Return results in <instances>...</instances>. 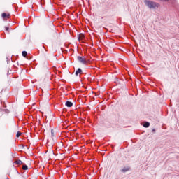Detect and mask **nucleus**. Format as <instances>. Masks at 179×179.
Here are the masks:
<instances>
[{"instance_id":"1","label":"nucleus","mask_w":179,"mask_h":179,"mask_svg":"<svg viewBox=\"0 0 179 179\" xmlns=\"http://www.w3.org/2000/svg\"><path fill=\"white\" fill-rule=\"evenodd\" d=\"M144 3L149 9H156V8H159L160 4L159 3L155 1H150L149 0H145Z\"/></svg>"},{"instance_id":"2","label":"nucleus","mask_w":179,"mask_h":179,"mask_svg":"<svg viewBox=\"0 0 179 179\" xmlns=\"http://www.w3.org/2000/svg\"><path fill=\"white\" fill-rule=\"evenodd\" d=\"M78 61H79V62H80L81 64H84V65H87V64H89V61L86 60L85 58H83L80 56H78L77 57Z\"/></svg>"},{"instance_id":"3","label":"nucleus","mask_w":179,"mask_h":179,"mask_svg":"<svg viewBox=\"0 0 179 179\" xmlns=\"http://www.w3.org/2000/svg\"><path fill=\"white\" fill-rule=\"evenodd\" d=\"M1 17L3 20L6 21L8 19H10V14L9 13H3L1 14Z\"/></svg>"},{"instance_id":"4","label":"nucleus","mask_w":179,"mask_h":179,"mask_svg":"<svg viewBox=\"0 0 179 179\" xmlns=\"http://www.w3.org/2000/svg\"><path fill=\"white\" fill-rule=\"evenodd\" d=\"M76 76H79V73L80 75H82L83 73L82 72V69L79 68L78 69V70L76 71Z\"/></svg>"},{"instance_id":"5","label":"nucleus","mask_w":179,"mask_h":179,"mask_svg":"<svg viewBox=\"0 0 179 179\" xmlns=\"http://www.w3.org/2000/svg\"><path fill=\"white\" fill-rule=\"evenodd\" d=\"M66 107H72V106H73V103L69 101H67L66 102Z\"/></svg>"},{"instance_id":"6","label":"nucleus","mask_w":179,"mask_h":179,"mask_svg":"<svg viewBox=\"0 0 179 179\" xmlns=\"http://www.w3.org/2000/svg\"><path fill=\"white\" fill-rule=\"evenodd\" d=\"M143 125L144 128H149V127H150V123L148 122H145Z\"/></svg>"},{"instance_id":"7","label":"nucleus","mask_w":179,"mask_h":179,"mask_svg":"<svg viewBox=\"0 0 179 179\" xmlns=\"http://www.w3.org/2000/svg\"><path fill=\"white\" fill-rule=\"evenodd\" d=\"M14 163L17 164V166H20V164H23V162L20 159L16 160Z\"/></svg>"},{"instance_id":"8","label":"nucleus","mask_w":179,"mask_h":179,"mask_svg":"<svg viewBox=\"0 0 179 179\" xmlns=\"http://www.w3.org/2000/svg\"><path fill=\"white\" fill-rule=\"evenodd\" d=\"M122 173H127V171H129V167H124L121 170Z\"/></svg>"},{"instance_id":"9","label":"nucleus","mask_w":179,"mask_h":179,"mask_svg":"<svg viewBox=\"0 0 179 179\" xmlns=\"http://www.w3.org/2000/svg\"><path fill=\"white\" fill-rule=\"evenodd\" d=\"M22 54V57H27V52L23 51Z\"/></svg>"},{"instance_id":"10","label":"nucleus","mask_w":179,"mask_h":179,"mask_svg":"<svg viewBox=\"0 0 179 179\" xmlns=\"http://www.w3.org/2000/svg\"><path fill=\"white\" fill-rule=\"evenodd\" d=\"M21 136H22V132H20V131H18V132L17 133V134H16L17 138H19V137Z\"/></svg>"},{"instance_id":"11","label":"nucleus","mask_w":179,"mask_h":179,"mask_svg":"<svg viewBox=\"0 0 179 179\" xmlns=\"http://www.w3.org/2000/svg\"><path fill=\"white\" fill-rule=\"evenodd\" d=\"M22 169H23L24 170H28V169H29V167L27 166V165H23V166H22Z\"/></svg>"},{"instance_id":"12","label":"nucleus","mask_w":179,"mask_h":179,"mask_svg":"<svg viewBox=\"0 0 179 179\" xmlns=\"http://www.w3.org/2000/svg\"><path fill=\"white\" fill-rule=\"evenodd\" d=\"M6 31H8V33H9V27H6Z\"/></svg>"},{"instance_id":"13","label":"nucleus","mask_w":179,"mask_h":179,"mask_svg":"<svg viewBox=\"0 0 179 179\" xmlns=\"http://www.w3.org/2000/svg\"><path fill=\"white\" fill-rule=\"evenodd\" d=\"M52 136H54V130H51Z\"/></svg>"},{"instance_id":"14","label":"nucleus","mask_w":179,"mask_h":179,"mask_svg":"<svg viewBox=\"0 0 179 179\" xmlns=\"http://www.w3.org/2000/svg\"><path fill=\"white\" fill-rule=\"evenodd\" d=\"M152 131L155 134V132H156V129H153Z\"/></svg>"},{"instance_id":"15","label":"nucleus","mask_w":179,"mask_h":179,"mask_svg":"<svg viewBox=\"0 0 179 179\" xmlns=\"http://www.w3.org/2000/svg\"><path fill=\"white\" fill-rule=\"evenodd\" d=\"M80 37H81V38H83V34H80Z\"/></svg>"}]
</instances>
